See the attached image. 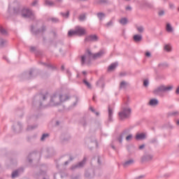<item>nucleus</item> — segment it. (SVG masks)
Returning <instances> with one entry per match:
<instances>
[{
	"label": "nucleus",
	"mask_w": 179,
	"mask_h": 179,
	"mask_svg": "<svg viewBox=\"0 0 179 179\" xmlns=\"http://www.w3.org/2000/svg\"><path fill=\"white\" fill-rule=\"evenodd\" d=\"M104 55V51L101 50L98 53L93 54L90 49H86L85 55L81 57L82 64H85V61H90V59H97L100 57Z\"/></svg>",
	"instance_id": "obj_1"
},
{
	"label": "nucleus",
	"mask_w": 179,
	"mask_h": 179,
	"mask_svg": "<svg viewBox=\"0 0 179 179\" xmlns=\"http://www.w3.org/2000/svg\"><path fill=\"white\" fill-rule=\"evenodd\" d=\"M173 85H168V86H164V85H161L158 88H157L155 90H154V94H162L163 92H169V90H172L173 89Z\"/></svg>",
	"instance_id": "obj_2"
},
{
	"label": "nucleus",
	"mask_w": 179,
	"mask_h": 179,
	"mask_svg": "<svg viewBox=\"0 0 179 179\" xmlns=\"http://www.w3.org/2000/svg\"><path fill=\"white\" fill-rule=\"evenodd\" d=\"M130 115H131V108H126L119 113V117L121 118V120L127 118V117H129Z\"/></svg>",
	"instance_id": "obj_3"
},
{
	"label": "nucleus",
	"mask_w": 179,
	"mask_h": 179,
	"mask_svg": "<svg viewBox=\"0 0 179 179\" xmlns=\"http://www.w3.org/2000/svg\"><path fill=\"white\" fill-rule=\"evenodd\" d=\"M22 15L23 17H30L31 16V11L27 8H24Z\"/></svg>",
	"instance_id": "obj_4"
},
{
	"label": "nucleus",
	"mask_w": 179,
	"mask_h": 179,
	"mask_svg": "<svg viewBox=\"0 0 179 179\" xmlns=\"http://www.w3.org/2000/svg\"><path fill=\"white\" fill-rule=\"evenodd\" d=\"M76 29L77 31V36H83V34L86 33V30L80 27H77Z\"/></svg>",
	"instance_id": "obj_5"
},
{
	"label": "nucleus",
	"mask_w": 179,
	"mask_h": 179,
	"mask_svg": "<svg viewBox=\"0 0 179 179\" xmlns=\"http://www.w3.org/2000/svg\"><path fill=\"white\" fill-rule=\"evenodd\" d=\"M145 138H146V134L143 133L137 134L136 136V139H137L138 141L145 139Z\"/></svg>",
	"instance_id": "obj_6"
},
{
	"label": "nucleus",
	"mask_w": 179,
	"mask_h": 179,
	"mask_svg": "<svg viewBox=\"0 0 179 179\" xmlns=\"http://www.w3.org/2000/svg\"><path fill=\"white\" fill-rule=\"evenodd\" d=\"M117 66H118V63H113L108 66V71L109 72H111V71H114V69L117 68Z\"/></svg>",
	"instance_id": "obj_7"
},
{
	"label": "nucleus",
	"mask_w": 179,
	"mask_h": 179,
	"mask_svg": "<svg viewBox=\"0 0 179 179\" xmlns=\"http://www.w3.org/2000/svg\"><path fill=\"white\" fill-rule=\"evenodd\" d=\"M86 41H96L97 40V36L95 35L90 36L86 38Z\"/></svg>",
	"instance_id": "obj_8"
},
{
	"label": "nucleus",
	"mask_w": 179,
	"mask_h": 179,
	"mask_svg": "<svg viewBox=\"0 0 179 179\" xmlns=\"http://www.w3.org/2000/svg\"><path fill=\"white\" fill-rule=\"evenodd\" d=\"M68 36L69 37H72V36H78V32L76 31V30H70L68 33Z\"/></svg>",
	"instance_id": "obj_9"
},
{
	"label": "nucleus",
	"mask_w": 179,
	"mask_h": 179,
	"mask_svg": "<svg viewBox=\"0 0 179 179\" xmlns=\"http://www.w3.org/2000/svg\"><path fill=\"white\" fill-rule=\"evenodd\" d=\"M141 40H142V34L135 35V43H141Z\"/></svg>",
	"instance_id": "obj_10"
},
{
	"label": "nucleus",
	"mask_w": 179,
	"mask_h": 179,
	"mask_svg": "<svg viewBox=\"0 0 179 179\" xmlns=\"http://www.w3.org/2000/svg\"><path fill=\"white\" fill-rule=\"evenodd\" d=\"M159 101L157 99H151L150 101V106H157Z\"/></svg>",
	"instance_id": "obj_11"
},
{
	"label": "nucleus",
	"mask_w": 179,
	"mask_h": 179,
	"mask_svg": "<svg viewBox=\"0 0 179 179\" xmlns=\"http://www.w3.org/2000/svg\"><path fill=\"white\" fill-rule=\"evenodd\" d=\"M136 30H137L138 33H143V31L145 30V29L143 28V27H142L141 25H138L136 27Z\"/></svg>",
	"instance_id": "obj_12"
},
{
	"label": "nucleus",
	"mask_w": 179,
	"mask_h": 179,
	"mask_svg": "<svg viewBox=\"0 0 179 179\" xmlns=\"http://www.w3.org/2000/svg\"><path fill=\"white\" fill-rule=\"evenodd\" d=\"M128 86V83L122 81L120 83V89H125Z\"/></svg>",
	"instance_id": "obj_13"
},
{
	"label": "nucleus",
	"mask_w": 179,
	"mask_h": 179,
	"mask_svg": "<svg viewBox=\"0 0 179 179\" xmlns=\"http://www.w3.org/2000/svg\"><path fill=\"white\" fill-rule=\"evenodd\" d=\"M127 23H128V19L124 17V18H122L120 20V24H127Z\"/></svg>",
	"instance_id": "obj_14"
},
{
	"label": "nucleus",
	"mask_w": 179,
	"mask_h": 179,
	"mask_svg": "<svg viewBox=\"0 0 179 179\" xmlns=\"http://www.w3.org/2000/svg\"><path fill=\"white\" fill-rule=\"evenodd\" d=\"M133 163H134V160L129 159V161L124 162V163L123 164V166H124V167H127V166H129V164H132Z\"/></svg>",
	"instance_id": "obj_15"
},
{
	"label": "nucleus",
	"mask_w": 179,
	"mask_h": 179,
	"mask_svg": "<svg viewBox=\"0 0 179 179\" xmlns=\"http://www.w3.org/2000/svg\"><path fill=\"white\" fill-rule=\"evenodd\" d=\"M166 31L169 33H171V31H173V27H171V25H170V24H166Z\"/></svg>",
	"instance_id": "obj_16"
},
{
	"label": "nucleus",
	"mask_w": 179,
	"mask_h": 179,
	"mask_svg": "<svg viewBox=\"0 0 179 179\" xmlns=\"http://www.w3.org/2000/svg\"><path fill=\"white\" fill-rule=\"evenodd\" d=\"M164 50H165V51H167L168 52H170V51H171V45H166L164 46Z\"/></svg>",
	"instance_id": "obj_17"
},
{
	"label": "nucleus",
	"mask_w": 179,
	"mask_h": 179,
	"mask_svg": "<svg viewBox=\"0 0 179 179\" xmlns=\"http://www.w3.org/2000/svg\"><path fill=\"white\" fill-rule=\"evenodd\" d=\"M132 138H134L132 134H129L126 136V141H127V142H129V141H132Z\"/></svg>",
	"instance_id": "obj_18"
},
{
	"label": "nucleus",
	"mask_w": 179,
	"mask_h": 179,
	"mask_svg": "<svg viewBox=\"0 0 179 179\" xmlns=\"http://www.w3.org/2000/svg\"><path fill=\"white\" fill-rule=\"evenodd\" d=\"M86 19V15H81L79 17V20H80L81 22H83V20H85Z\"/></svg>",
	"instance_id": "obj_19"
},
{
	"label": "nucleus",
	"mask_w": 179,
	"mask_h": 179,
	"mask_svg": "<svg viewBox=\"0 0 179 179\" xmlns=\"http://www.w3.org/2000/svg\"><path fill=\"white\" fill-rule=\"evenodd\" d=\"M18 175H19V174H18L17 171H15L13 172V173H12V178H15L17 177Z\"/></svg>",
	"instance_id": "obj_20"
},
{
	"label": "nucleus",
	"mask_w": 179,
	"mask_h": 179,
	"mask_svg": "<svg viewBox=\"0 0 179 179\" xmlns=\"http://www.w3.org/2000/svg\"><path fill=\"white\" fill-rule=\"evenodd\" d=\"M108 115H109V118H111V116L113 115V110H111V108H108Z\"/></svg>",
	"instance_id": "obj_21"
},
{
	"label": "nucleus",
	"mask_w": 179,
	"mask_h": 179,
	"mask_svg": "<svg viewBox=\"0 0 179 179\" xmlns=\"http://www.w3.org/2000/svg\"><path fill=\"white\" fill-rule=\"evenodd\" d=\"M148 85H149V80H145L143 81V86H145V87H148Z\"/></svg>",
	"instance_id": "obj_22"
},
{
	"label": "nucleus",
	"mask_w": 179,
	"mask_h": 179,
	"mask_svg": "<svg viewBox=\"0 0 179 179\" xmlns=\"http://www.w3.org/2000/svg\"><path fill=\"white\" fill-rule=\"evenodd\" d=\"M98 17H99V19H101L102 17H104V14L103 13H99L97 15Z\"/></svg>",
	"instance_id": "obj_23"
},
{
	"label": "nucleus",
	"mask_w": 179,
	"mask_h": 179,
	"mask_svg": "<svg viewBox=\"0 0 179 179\" xmlns=\"http://www.w3.org/2000/svg\"><path fill=\"white\" fill-rule=\"evenodd\" d=\"M45 138H48V134H43L41 139V141H44V139H45Z\"/></svg>",
	"instance_id": "obj_24"
},
{
	"label": "nucleus",
	"mask_w": 179,
	"mask_h": 179,
	"mask_svg": "<svg viewBox=\"0 0 179 179\" xmlns=\"http://www.w3.org/2000/svg\"><path fill=\"white\" fill-rule=\"evenodd\" d=\"M62 15L64 16V17H68L69 16V12H67L66 14L62 13Z\"/></svg>",
	"instance_id": "obj_25"
},
{
	"label": "nucleus",
	"mask_w": 179,
	"mask_h": 179,
	"mask_svg": "<svg viewBox=\"0 0 179 179\" xmlns=\"http://www.w3.org/2000/svg\"><path fill=\"white\" fill-rule=\"evenodd\" d=\"M152 159H153V156L152 155H148L146 157V160H152Z\"/></svg>",
	"instance_id": "obj_26"
},
{
	"label": "nucleus",
	"mask_w": 179,
	"mask_h": 179,
	"mask_svg": "<svg viewBox=\"0 0 179 179\" xmlns=\"http://www.w3.org/2000/svg\"><path fill=\"white\" fill-rule=\"evenodd\" d=\"M0 31L2 34H5V33H6V31L3 28H1Z\"/></svg>",
	"instance_id": "obj_27"
},
{
	"label": "nucleus",
	"mask_w": 179,
	"mask_h": 179,
	"mask_svg": "<svg viewBox=\"0 0 179 179\" xmlns=\"http://www.w3.org/2000/svg\"><path fill=\"white\" fill-rule=\"evenodd\" d=\"M84 83H85V84L87 86V87H90V84L87 82V81H86V80H84Z\"/></svg>",
	"instance_id": "obj_28"
},
{
	"label": "nucleus",
	"mask_w": 179,
	"mask_h": 179,
	"mask_svg": "<svg viewBox=\"0 0 179 179\" xmlns=\"http://www.w3.org/2000/svg\"><path fill=\"white\" fill-rule=\"evenodd\" d=\"M144 148H145V144H143V145H140L139 148H138V149L140 150H142V149H144Z\"/></svg>",
	"instance_id": "obj_29"
},
{
	"label": "nucleus",
	"mask_w": 179,
	"mask_h": 179,
	"mask_svg": "<svg viewBox=\"0 0 179 179\" xmlns=\"http://www.w3.org/2000/svg\"><path fill=\"white\" fill-rule=\"evenodd\" d=\"M163 15H164V11H159V16H163Z\"/></svg>",
	"instance_id": "obj_30"
},
{
	"label": "nucleus",
	"mask_w": 179,
	"mask_h": 179,
	"mask_svg": "<svg viewBox=\"0 0 179 179\" xmlns=\"http://www.w3.org/2000/svg\"><path fill=\"white\" fill-rule=\"evenodd\" d=\"M45 3H46V5H52V2L49 1H47L45 2Z\"/></svg>",
	"instance_id": "obj_31"
},
{
	"label": "nucleus",
	"mask_w": 179,
	"mask_h": 179,
	"mask_svg": "<svg viewBox=\"0 0 179 179\" xmlns=\"http://www.w3.org/2000/svg\"><path fill=\"white\" fill-rule=\"evenodd\" d=\"M83 163H85V161H83V162H80L79 164H78V166L79 167H82L83 166Z\"/></svg>",
	"instance_id": "obj_32"
},
{
	"label": "nucleus",
	"mask_w": 179,
	"mask_h": 179,
	"mask_svg": "<svg viewBox=\"0 0 179 179\" xmlns=\"http://www.w3.org/2000/svg\"><path fill=\"white\" fill-rule=\"evenodd\" d=\"M150 55H150V52H147L145 53V56H146V57H150Z\"/></svg>",
	"instance_id": "obj_33"
},
{
	"label": "nucleus",
	"mask_w": 179,
	"mask_h": 179,
	"mask_svg": "<svg viewBox=\"0 0 179 179\" xmlns=\"http://www.w3.org/2000/svg\"><path fill=\"white\" fill-rule=\"evenodd\" d=\"M131 6H128L126 7V10H131Z\"/></svg>",
	"instance_id": "obj_34"
},
{
	"label": "nucleus",
	"mask_w": 179,
	"mask_h": 179,
	"mask_svg": "<svg viewBox=\"0 0 179 179\" xmlns=\"http://www.w3.org/2000/svg\"><path fill=\"white\" fill-rule=\"evenodd\" d=\"M172 114H173V115H178L179 113L178 111H176V112L173 113Z\"/></svg>",
	"instance_id": "obj_35"
},
{
	"label": "nucleus",
	"mask_w": 179,
	"mask_h": 179,
	"mask_svg": "<svg viewBox=\"0 0 179 179\" xmlns=\"http://www.w3.org/2000/svg\"><path fill=\"white\" fill-rule=\"evenodd\" d=\"M176 94H179V86L178 87L176 91Z\"/></svg>",
	"instance_id": "obj_36"
},
{
	"label": "nucleus",
	"mask_w": 179,
	"mask_h": 179,
	"mask_svg": "<svg viewBox=\"0 0 179 179\" xmlns=\"http://www.w3.org/2000/svg\"><path fill=\"white\" fill-rule=\"evenodd\" d=\"M90 109L91 110V111L94 112V109L93 108V107H90Z\"/></svg>",
	"instance_id": "obj_37"
},
{
	"label": "nucleus",
	"mask_w": 179,
	"mask_h": 179,
	"mask_svg": "<svg viewBox=\"0 0 179 179\" xmlns=\"http://www.w3.org/2000/svg\"><path fill=\"white\" fill-rule=\"evenodd\" d=\"M83 75H86V71H83Z\"/></svg>",
	"instance_id": "obj_38"
},
{
	"label": "nucleus",
	"mask_w": 179,
	"mask_h": 179,
	"mask_svg": "<svg viewBox=\"0 0 179 179\" xmlns=\"http://www.w3.org/2000/svg\"><path fill=\"white\" fill-rule=\"evenodd\" d=\"M177 125H179V120L176 122Z\"/></svg>",
	"instance_id": "obj_39"
},
{
	"label": "nucleus",
	"mask_w": 179,
	"mask_h": 179,
	"mask_svg": "<svg viewBox=\"0 0 179 179\" xmlns=\"http://www.w3.org/2000/svg\"><path fill=\"white\" fill-rule=\"evenodd\" d=\"M139 178H142V176L136 178V179H139Z\"/></svg>",
	"instance_id": "obj_40"
},
{
	"label": "nucleus",
	"mask_w": 179,
	"mask_h": 179,
	"mask_svg": "<svg viewBox=\"0 0 179 179\" xmlns=\"http://www.w3.org/2000/svg\"><path fill=\"white\" fill-rule=\"evenodd\" d=\"M110 23H111V22L108 23L107 25H108V26H110Z\"/></svg>",
	"instance_id": "obj_41"
},
{
	"label": "nucleus",
	"mask_w": 179,
	"mask_h": 179,
	"mask_svg": "<svg viewBox=\"0 0 179 179\" xmlns=\"http://www.w3.org/2000/svg\"><path fill=\"white\" fill-rule=\"evenodd\" d=\"M134 40H135V36H133Z\"/></svg>",
	"instance_id": "obj_42"
},
{
	"label": "nucleus",
	"mask_w": 179,
	"mask_h": 179,
	"mask_svg": "<svg viewBox=\"0 0 179 179\" xmlns=\"http://www.w3.org/2000/svg\"><path fill=\"white\" fill-rule=\"evenodd\" d=\"M55 22H58V20L55 19Z\"/></svg>",
	"instance_id": "obj_43"
},
{
	"label": "nucleus",
	"mask_w": 179,
	"mask_h": 179,
	"mask_svg": "<svg viewBox=\"0 0 179 179\" xmlns=\"http://www.w3.org/2000/svg\"><path fill=\"white\" fill-rule=\"evenodd\" d=\"M96 115H99V113H96Z\"/></svg>",
	"instance_id": "obj_44"
},
{
	"label": "nucleus",
	"mask_w": 179,
	"mask_h": 179,
	"mask_svg": "<svg viewBox=\"0 0 179 179\" xmlns=\"http://www.w3.org/2000/svg\"><path fill=\"white\" fill-rule=\"evenodd\" d=\"M93 100H94V96H93Z\"/></svg>",
	"instance_id": "obj_45"
},
{
	"label": "nucleus",
	"mask_w": 179,
	"mask_h": 179,
	"mask_svg": "<svg viewBox=\"0 0 179 179\" xmlns=\"http://www.w3.org/2000/svg\"><path fill=\"white\" fill-rule=\"evenodd\" d=\"M120 142H122V140H120Z\"/></svg>",
	"instance_id": "obj_46"
},
{
	"label": "nucleus",
	"mask_w": 179,
	"mask_h": 179,
	"mask_svg": "<svg viewBox=\"0 0 179 179\" xmlns=\"http://www.w3.org/2000/svg\"><path fill=\"white\" fill-rule=\"evenodd\" d=\"M81 1H86V0H81Z\"/></svg>",
	"instance_id": "obj_47"
},
{
	"label": "nucleus",
	"mask_w": 179,
	"mask_h": 179,
	"mask_svg": "<svg viewBox=\"0 0 179 179\" xmlns=\"http://www.w3.org/2000/svg\"><path fill=\"white\" fill-rule=\"evenodd\" d=\"M178 10H179V8H178Z\"/></svg>",
	"instance_id": "obj_48"
}]
</instances>
